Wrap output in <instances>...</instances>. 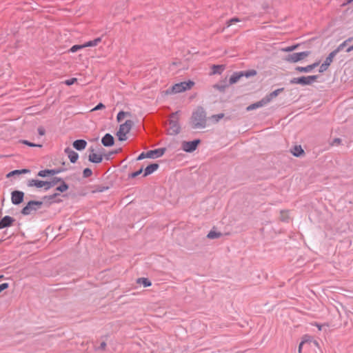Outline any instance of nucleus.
Returning a JSON list of instances; mask_svg holds the SVG:
<instances>
[{
	"instance_id": "1",
	"label": "nucleus",
	"mask_w": 353,
	"mask_h": 353,
	"mask_svg": "<svg viewBox=\"0 0 353 353\" xmlns=\"http://www.w3.org/2000/svg\"><path fill=\"white\" fill-rule=\"evenodd\" d=\"M206 112L203 108L199 106L193 112L191 117V125L194 129H202L206 127Z\"/></svg>"
},
{
	"instance_id": "2",
	"label": "nucleus",
	"mask_w": 353,
	"mask_h": 353,
	"mask_svg": "<svg viewBox=\"0 0 353 353\" xmlns=\"http://www.w3.org/2000/svg\"><path fill=\"white\" fill-rule=\"evenodd\" d=\"M133 124L132 120H127L124 123L120 125L119 129L117 133L119 141H123L127 139V134L130 131Z\"/></svg>"
},
{
	"instance_id": "3",
	"label": "nucleus",
	"mask_w": 353,
	"mask_h": 353,
	"mask_svg": "<svg viewBox=\"0 0 353 353\" xmlns=\"http://www.w3.org/2000/svg\"><path fill=\"white\" fill-rule=\"evenodd\" d=\"M43 205L42 201H30L27 205L21 210V214L23 215H29L33 211H37Z\"/></svg>"
},
{
	"instance_id": "4",
	"label": "nucleus",
	"mask_w": 353,
	"mask_h": 353,
	"mask_svg": "<svg viewBox=\"0 0 353 353\" xmlns=\"http://www.w3.org/2000/svg\"><path fill=\"white\" fill-rule=\"evenodd\" d=\"M318 79L317 75L301 77L290 80L291 84H301L302 85H310Z\"/></svg>"
},
{
	"instance_id": "5",
	"label": "nucleus",
	"mask_w": 353,
	"mask_h": 353,
	"mask_svg": "<svg viewBox=\"0 0 353 353\" xmlns=\"http://www.w3.org/2000/svg\"><path fill=\"white\" fill-rule=\"evenodd\" d=\"M194 85V82L192 81H183L174 84L172 87V93H180L190 89Z\"/></svg>"
},
{
	"instance_id": "6",
	"label": "nucleus",
	"mask_w": 353,
	"mask_h": 353,
	"mask_svg": "<svg viewBox=\"0 0 353 353\" xmlns=\"http://www.w3.org/2000/svg\"><path fill=\"white\" fill-rule=\"evenodd\" d=\"M178 112H174L171 114V119L170 121L169 133L172 135H176L179 133L181 127L177 121Z\"/></svg>"
},
{
	"instance_id": "7",
	"label": "nucleus",
	"mask_w": 353,
	"mask_h": 353,
	"mask_svg": "<svg viewBox=\"0 0 353 353\" xmlns=\"http://www.w3.org/2000/svg\"><path fill=\"white\" fill-rule=\"evenodd\" d=\"M310 54V52L309 51L292 53L288 54L285 60L290 63H296L307 57Z\"/></svg>"
},
{
	"instance_id": "8",
	"label": "nucleus",
	"mask_w": 353,
	"mask_h": 353,
	"mask_svg": "<svg viewBox=\"0 0 353 353\" xmlns=\"http://www.w3.org/2000/svg\"><path fill=\"white\" fill-rule=\"evenodd\" d=\"M199 143V139H196L192 141H183L182 143V149L185 152H192L196 150Z\"/></svg>"
},
{
	"instance_id": "9",
	"label": "nucleus",
	"mask_w": 353,
	"mask_h": 353,
	"mask_svg": "<svg viewBox=\"0 0 353 353\" xmlns=\"http://www.w3.org/2000/svg\"><path fill=\"white\" fill-rule=\"evenodd\" d=\"M24 193L22 191L14 190L11 193V201L12 204L19 205L23 201Z\"/></svg>"
},
{
	"instance_id": "10",
	"label": "nucleus",
	"mask_w": 353,
	"mask_h": 353,
	"mask_svg": "<svg viewBox=\"0 0 353 353\" xmlns=\"http://www.w3.org/2000/svg\"><path fill=\"white\" fill-rule=\"evenodd\" d=\"M65 170V169H63V168L42 170L38 172L37 175L41 177H46L48 174L55 175V174H59Z\"/></svg>"
},
{
	"instance_id": "11",
	"label": "nucleus",
	"mask_w": 353,
	"mask_h": 353,
	"mask_svg": "<svg viewBox=\"0 0 353 353\" xmlns=\"http://www.w3.org/2000/svg\"><path fill=\"white\" fill-rule=\"evenodd\" d=\"M336 52H334L333 51L331 52L328 56L327 57V58L325 59V61H324V63H323L321 66H320V68H319V72H323L324 71H325L329 65L331 64V63L333 61V59L334 57L336 56Z\"/></svg>"
},
{
	"instance_id": "12",
	"label": "nucleus",
	"mask_w": 353,
	"mask_h": 353,
	"mask_svg": "<svg viewBox=\"0 0 353 353\" xmlns=\"http://www.w3.org/2000/svg\"><path fill=\"white\" fill-rule=\"evenodd\" d=\"M28 187H36L37 188H43L46 191V188H47V181H41L38 179H30L27 182Z\"/></svg>"
},
{
	"instance_id": "13",
	"label": "nucleus",
	"mask_w": 353,
	"mask_h": 353,
	"mask_svg": "<svg viewBox=\"0 0 353 353\" xmlns=\"http://www.w3.org/2000/svg\"><path fill=\"white\" fill-rule=\"evenodd\" d=\"M165 152V148H157L147 152L148 158L155 159L162 157Z\"/></svg>"
},
{
	"instance_id": "14",
	"label": "nucleus",
	"mask_w": 353,
	"mask_h": 353,
	"mask_svg": "<svg viewBox=\"0 0 353 353\" xmlns=\"http://www.w3.org/2000/svg\"><path fill=\"white\" fill-rule=\"evenodd\" d=\"M90 153L88 156V160L89 161L94 163H99L103 160V157L101 154H98L94 153V150L93 148L90 149Z\"/></svg>"
},
{
	"instance_id": "15",
	"label": "nucleus",
	"mask_w": 353,
	"mask_h": 353,
	"mask_svg": "<svg viewBox=\"0 0 353 353\" xmlns=\"http://www.w3.org/2000/svg\"><path fill=\"white\" fill-rule=\"evenodd\" d=\"M64 152L68 155L71 163H74L77 162L79 158V154L77 152L72 150L69 147L66 148L64 150Z\"/></svg>"
},
{
	"instance_id": "16",
	"label": "nucleus",
	"mask_w": 353,
	"mask_h": 353,
	"mask_svg": "<svg viewBox=\"0 0 353 353\" xmlns=\"http://www.w3.org/2000/svg\"><path fill=\"white\" fill-rule=\"evenodd\" d=\"M14 221V219L10 216H5L0 220V229L10 226Z\"/></svg>"
},
{
	"instance_id": "17",
	"label": "nucleus",
	"mask_w": 353,
	"mask_h": 353,
	"mask_svg": "<svg viewBox=\"0 0 353 353\" xmlns=\"http://www.w3.org/2000/svg\"><path fill=\"white\" fill-rule=\"evenodd\" d=\"M101 143L105 147H110L114 145V137L110 134L107 133L103 137Z\"/></svg>"
},
{
	"instance_id": "18",
	"label": "nucleus",
	"mask_w": 353,
	"mask_h": 353,
	"mask_svg": "<svg viewBox=\"0 0 353 353\" xmlns=\"http://www.w3.org/2000/svg\"><path fill=\"white\" fill-rule=\"evenodd\" d=\"M319 65V62H316L314 63L313 64L308 65L305 67L297 66L296 68V70L301 72H310Z\"/></svg>"
},
{
	"instance_id": "19",
	"label": "nucleus",
	"mask_w": 353,
	"mask_h": 353,
	"mask_svg": "<svg viewBox=\"0 0 353 353\" xmlns=\"http://www.w3.org/2000/svg\"><path fill=\"white\" fill-rule=\"evenodd\" d=\"M73 147L77 150H83L87 145V141L83 139H77L73 142Z\"/></svg>"
},
{
	"instance_id": "20",
	"label": "nucleus",
	"mask_w": 353,
	"mask_h": 353,
	"mask_svg": "<svg viewBox=\"0 0 353 353\" xmlns=\"http://www.w3.org/2000/svg\"><path fill=\"white\" fill-rule=\"evenodd\" d=\"M284 88H279L272 92L269 94L266 95L264 98L265 99L266 102L270 103L274 98L277 97L281 92L283 91Z\"/></svg>"
},
{
	"instance_id": "21",
	"label": "nucleus",
	"mask_w": 353,
	"mask_h": 353,
	"mask_svg": "<svg viewBox=\"0 0 353 353\" xmlns=\"http://www.w3.org/2000/svg\"><path fill=\"white\" fill-rule=\"evenodd\" d=\"M159 168V164L157 163H152L148 165L144 171L143 176H147L148 175L151 174L154 172H155Z\"/></svg>"
},
{
	"instance_id": "22",
	"label": "nucleus",
	"mask_w": 353,
	"mask_h": 353,
	"mask_svg": "<svg viewBox=\"0 0 353 353\" xmlns=\"http://www.w3.org/2000/svg\"><path fill=\"white\" fill-rule=\"evenodd\" d=\"M267 103H268V102H266L265 99L263 98L261 101H259L256 103H252V104L250 105L249 106H248L247 110L250 111V110L256 109L258 108H261V107L266 105Z\"/></svg>"
},
{
	"instance_id": "23",
	"label": "nucleus",
	"mask_w": 353,
	"mask_h": 353,
	"mask_svg": "<svg viewBox=\"0 0 353 353\" xmlns=\"http://www.w3.org/2000/svg\"><path fill=\"white\" fill-rule=\"evenodd\" d=\"M244 76V72H239L234 73L230 78L229 82L230 84L236 83L241 77Z\"/></svg>"
},
{
	"instance_id": "24",
	"label": "nucleus",
	"mask_w": 353,
	"mask_h": 353,
	"mask_svg": "<svg viewBox=\"0 0 353 353\" xmlns=\"http://www.w3.org/2000/svg\"><path fill=\"white\" fill-rule=\"evenodd\" d=\"M62 178L61 177H54L50 181H47V188H46V191H48L51 188L56 185L59 182L62 181Z\"/></svg>"
},
{
	"instance_id": "25",
	"label": "nucleus",
	"mask_w": 353,
	"mask_h": 353,
	"mask_svg": "<svg viewBox=\"0 0 353 353\" xmlns=\"http://www.w3.org/2000/svg\"><path fill=\"white\" fill-rule=\"evenodd\" d=\"M225 67L223 65H213L212 67V74H221Z\"/></svg>"
},
{
	"instance_id": "26",
	"label": "nucleus",
	"mask_w": 353,
	"mask_h": 353,
	"mask_svg": "<svg viewBox=\"0 0 353 353\" xmlns=\"http://www.w3.org/2000/svg\"><path fill=\"white\" fill-rule=\"evenodd\" d=\"M304 152L301 145H295L292 150V153L294 157H300Z\"/></svg>"
},
{
	"instance_id": "27",
	"label": "nucleus",
	"mask_w": 353,
	"mask_h": 353,
	"mask_svg": "<svg viewBox=\"0 0 353 353\" xmlns=\"http://www.w3.org/2000/svg\"><path fill=\"white\" fill-rule=\"evenodd\" d=\"M101 41V39L100 37L96 38L92 41H89L86 43H85L84 47H93L97 46Z\"/></svg>"
},
{
	"instance_id": "28",
	"label": "nucleus",
	"mask_w": 353,
	"mask_h": 353,
	"mask_svg": "<svg viewBox=\"0 0 353 353\" xmlns=\"http://www.w3.org/2000/svg\"><path fill=\"white\" fill-rule=\"evenodd\" d=\"M137 283L143 285L144 287H149L152 285L151 281L147 278H139L137 281Z\"/></svg>"
},
{
	"instance_id": "29",
	"label": "nucleus",
	"mask_w": 353,
	"mask_h": 353,
	"mask_svg": "<svg viewBox=\"0 0 353 353\" xmlns=\"http://www.w3.org/2000/svg\"><path fill=\"white\" fill-rule=\"evenodd\" d=\"M61 185L58 186L56 190L60 192H65L68 190L69 186L62 179V181H61Z\"/></svg>"
},
{
	"instance_id": "30",
	"label": "nucleus",
	"mask_w": 353,
	"mask_h": 353,
	"mask_svg": "<svg viewBox=\"0 0 353 353\" xmlns=\"http://www.w3.org/2000/svg\"><path fill=\"white\" fill-rule=\"evenodd\" d=\"M221 236V234L220 232H216L215 231H210L207 237L210 239H214L219 238Z\"/></svg>"
},
{
	"instance_id": "31",
	"label": "nucleus",
	"mask_w": 353,
	"mask_h": 353,
	"mask_svg": "<svg viewBox=\"0 0 353 353\" xmlns=\"http://www.w3.org/2000/svg\"><path fill=\"white\" fill-rule=\"evenodd\" d=\"M224 117V114L223 113H220V114H214L212 115L211 117H210V119H212V121H214V122H218L219 120H221V119H223Z\"/></svg>"
},
{
	"instance_id": "32",
	"label": "nucleus",
	"mask_w": 353,
	"mask_h": 353,
	"mask_svg": "<svg viewBox=\"0 0 353 353\" xmlns=\"http://www.w3.org/2000/svg\"><path fill=\"white\" fill-rule=\"evenodd\" d=\"M347 46L346 42L343 41L342 43H341L334 50H333L334 52H336V54H337L340 51L343 50V49Z\"/></svg>"
},
{
	"instance_id": "33",
	"label": "nucleus",
	"mask_w": 353,
	"mask_h": 353,
	"mask_svg": "<svg viewBox=\"0 0 353 353\" xmlns=\"http://www.w3.org/2000/svg\"><path fill=\"white\" fill-rule=\"evenodd\" d=\"M92 174V171L90 168H85L83 171V177L88 178Z\"/></svg>"
},
{
	"instance_id": "34",
	"label": "nucleus",
	"mask_w": 353,
	"mask_h": 353,
	"mask_svg": "<svg viewBox=\"0 0 353 353\" xmlns=\"http://www.w3.org/2000/svg\"><path fill=\"white\" fill-rule=\"evenodd\" d=\"M85 48L83 44V45H74V46H73L70 48V52H77L78 50L82 49V48Z\"/></svg>"
},
{
	"instance_id": "35",
	"label": "nucleus",
	"mask_w": 353,
	"mask_h": 353,
	"mask_svg": "<svg viewBox=\"0 0 353 353\" xmlns=\"http://www.w3.org/2000/svg\"><path fill=\"white\" fill-rule=\"evenodd\" d=\"M241 20L237 17H234L228 20L226 23L227 27L230 26L232 23L239 22Z\"/></svg>"
},
{
	"instance_id": "36",
	"label": "nucleus",
	"mask_w": 353,
	"mask_h": 353,
	"mask_svg": "<svg viewBox=\"0 0 353 353\" xmlns=\"http://www.w3.org/2000/svg\"><path fill=\"white\" fill-rule=\"evenodd\" d=\"M298 46H299V45H293V46L283 48L282 50L284 52H292V51L296 50L298 48Z\"/></svg>"
},
{
	"instance_id": "37",
	"label": "nucleus",
	"mask_w": 353,
	"mask_h": 353,
	"mask_svg": "<svg viewBox=\"0 0 353 353\" xmlns=\"http://www.w3.org/2000/svg\"><path fill=\"white\" fill-rule=\"evenodd\" d=\"M77 81V78H71L70 79H67L64 81V83L67 85H73L75 82Z\"/></svg>"
},
{
	"instance_id": "38",
	"label": "nucleus",
	"mask_w": 353,
	"mask_h": 353,
	"mask_svg": "<svg viewBox=\"0 0 353 353\" xmlns=\"http://www.w3.org/2000/svg\"><path fill=\"white\" fill-rule=\"evenodd\" d=\"M125 112L123 111H120L117 116V119L119 122H120L121 120H123L125 116Z\"/></svg>"
},
{
	"instance_id": "39",
	"label": "nucleus",
	"mask_w": 353,
	"mask_h": 353,
	"mask_svg": "<svg viewBox=\"0 0 353 353\" xmlns=\"http://www.w3.org/2000/svg\"><path fill=\"white\" fill-rule=\"evenodd\" d=\"M22 143L25 145H27L30 147H41L42 145H39V144H35V143H31L28 141H26V140H23L22 141Z\"/></svg>"
},
{
	"instance_id": "40",
	"label": "nucleus",
	"mask_w": 353,
	"mask_h": 353,
	"mask_svg": "<svg viewBox=\"0 0 353 353\" xmlns=\"http://www.w3.org/2000/svg\"><path fill=\"white\" fill-rule=\"evenodd\" d=\"M143 172V168H140L139 170L134 172H132L131 173L130 175H129V177L130 178H135L136 176H139L140 174H141Z\"/></svg>"
},
{
	"instance_id": "41",
	"label": "nucleus",
	"mask_w": 353,
	"mask_h": 353,
	"mask_svg": "<svg viewBox=\"0 0 353 353\" xmlns=\"http://www.w3.org/2000/svg\"><path fill=\"white\" fill-rule=\"evenodd\" d=\"M38 133L40 136H43L46 133V130L43 127L40 126L37 129Z\"/></svg>"
},
{
	"instance_id": "42",
	"label": "nucleus",
	"mask_w": 353,
	"mask_h": 353,
	"mask_svg": "<svg viewBox=\"0 0 353 353\" xmlns=\"http://www.w3.org/2000/svg\"><path fill=\"white\" fill-rule=\"evenodd\" d=\"M256 74V72L255 70H250L246 72H244V76L248 77L250 76H254Z\"/></svg>"
},
{
	"instance_id": "43",
	"label": "nucleus",
	"mask_w": 353,
	"mask_h": 353,
	"mask_svg": "<svg viewBox=\"0 0 353 353\" xmlns=\"http://www.w3.org/2000/svg\"><path fill=\"white\" fill-rule=\"evenodd\" d=\"M105 108V105L102 103H99L97 106H95L92 110V111H94V110H100V109H103Z\"/></svg>"
},
{
	"instance_id": "44",
	"label": "nucleus",
	"mask_w": 353,
	"mask_h": 353,
	"mask_svg": "<svg viewBox=\"0 0 353 353\" xmlns=\"http://www.w3.org/2000/svg\"><path fill=\"white\" fill-rule=\"evenodd\" d=\"M8 286H9V284L8 283H3L1 284L0 285V293L3 290L7 289L8 288Z\"/></svg>"
},
{
	"instance_id": "45",
	"label": "nucleus",
	"mask_w": 353,
	"mask_h": 353,
	"mask_svg": "<svg viewBox=\"0 0 353 353\" xmlns=\"http://www.w3.org/2000/svg\"><path fill=\"white\" fill-rule=\"evenodd\" d=\"M58 195H59V193H54L53 194H51V195H49V196H44V199H48V200H52L54 199L56 196H57Z\"/></svg>"
},
{
	"instance_id": "46",
	"label": "nucleus",
	"mask_w": 353,
	"mask_h": 353,
	"mask_svg": "<svg viewBox=\"0 0 353 353\" xmlns=\"http://www.w3.org/2000/svg\"><path fill=\"white\" fill-rule=\"evenodd\" d=\"M145 158H148L147 152L141 153L139 156L137 157V160H142Z\"/></svg>"
},
{
	"instance_id": "47",
	"label": "nucleus",
	"mask_w": 353,
	"mask_h": 353,
	"mask_svg": "<svg viewBox=\"0 0 353 353\" xmlns=\"http://www.w3.org/2000/svg\"><path fill=\"white\" fill-rule=\"evenodd\" d=\"M341 140L339 138H336L332 141V142L331 143V145H339L341 143Z\"/></svg>"
},
{
	"instance_id": "48",
	"label": "nucleus",
	"mask_w": 353,
	"mask_h": 353,
	"mask_svg": "<svg viewBox=\"0 0 353 353\" xmlns=\"http://www.w3.org/2000/svg\"><path fill=\"white\" fill-rule=\"evenodd\" d=\"M20 174V172L19 170H13L12 172H10V173L8 174L7 176H10L11 175H14V174Z\"/></svg>"
},
{
	"instance_id": "49",
	"label": "nucleus",
	"mask_w": 353,
	"mask_h": 353,
	"mask_svg": "<svg viewBox=\"0 0 353 353\" xmlns=\"http://www.w3.org/2000/svg\"><path fill=\"white\" fill-rule=\"evenodd\" d=\"M19 172H20V174H21V173H28V172H30V170H27V169H23V170H19Z\"/></svg>"
},
{
	"instance_id": "50",
	"label": "nucleus",
	"mask_w": 353,
	"mask_h": 353,
	"mask_svg": "<svg viewBox=\"0 0 353 353\" xmlns=\"http://www.w3.org/2000/svg\"><path fill=\"white\" fill-rule=\"evenodd\" d=\"M352 50H353V45H352V46H349V47L346 49V52H351V51H352Z\"/></svg>"
},
{
	"instance_id": "51",
	"label": "nucleus",
	"mask_w": 353,
	"mask_h": 353,
	"mask_svg": "<svg viewBox=\"0 0 353 353\" xmlns=\"http://www.w3.org/2000/svg\"><path fill=\"white\" fill-rule=\"evenodd\" d=\"M105 346H106V343H105V342H102V343H101L100 347H101V349H103H103H105Z\"/></svg>"
},
{
	"instance_id": "52",
	"label": "nucleus",
	"mask_w": 353,
	"mask_h": 353,
	"mask_svg": "<svg viewBox=\"0 0 353 353\" xmlns=\"http://www.w3.org/2000/svg\"><path fill=\"white\" fill-rule=\"evenodd\" d=\"M303 344V342H301L300 344H299V353H301V348H302V345Z\"/></svg>"
},
{
	"instance_id": "53",
	"label": "nucleus",
	"mask_w": 353,
	"mask_h": 353,
	"mask_svg": "<svg viewBox=\"0 0 353 353\" xmlns=\"http://www.w3.org/2000/svg\"><path fill=\"white\" fill-rule=\"evenodd\" d=\"M352 40V38H348L347 39L345 40L344 41L346 42V44H347L349 42H351Z\"/></svg>"
},
{
	"instance_id": "54",
	"label": "nucleus",
	"mask_w": 353,
	"mask_h": 353,
	"mask_svg": "<svg viewBox=\"0 0 353 353\" xmlns=\"http://www.w3.org/2000/svg\"><path fill=\"white\" fill-rule=\"evenodd\" d=\"M353 0H347V2L344 3L345 5L350 3Z\"/></svg>"
},
{
	"instance_id": "55",
	"label": "nucleus",
	"mask_w": 353,
	"mask_h": 353,
	"mask_svg": "<svg viewBox=\"0 0 353 353\" xmlns=\"http://www.w3.org/2000/svg\"><path fill=\"white\" fill-rule=\"evenodd\" d=\"M214 87L218 89H220V90L221 89V88L220 86H219L218 85H215Z\"/></svg>"
},
{
	"instance_id": "56",
	"label": "nucleus",
	"mask_w": 353,
	"mask_h": 353,
	"mask_svg": "<svg viewBox=\"0 0 353 353\" xmlns=\"http://www.w3.org/2000/svg\"><path fill=\"white\" fill-rule=\"evenodd\" d=\"M317 327H318V328H319V330H321V325H317Z\"/></svg>"
}]
</instances>
